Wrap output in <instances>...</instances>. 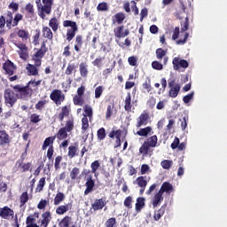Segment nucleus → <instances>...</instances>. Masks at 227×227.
Returning <instances> with one entry per match:
<instances>
[{"label":"nucleus","instance_id":"obj_1","mask_svg":"<svg viewBox=\"0 0 227 227\" xmlns=\"http://www.w3.org/2000/svg\"><path fill=\"white\" fill-rule=\"evenodd\" d=\"M12 89H6L4 93V104L8 107H13L18 99L27 100L33 95V90L28 86L16 84L11 86Z\"/></svg>","mask_w":227,"mask_h":227},{"label":"nucleus","instance_id":"obj_2","mask_svg":"<svg viewBox=\"0 0 227 227\" xmlns=\"http://www.w3.org/2000/svg\"><path fill=\"white\" fill-rule=\"evenodd\" d=\"M158 145V137L156 135L151 136L147 137L142 145L138 149L139 154L143 157L149 156L151 157L153 154V150L152 148H155Z\"/></svg>","mask_w":227,"mask_h":227},{"label":"nucleus","instance_id":"obj_3","mask_svg":"<svg viewBox=\"0 0 227 227\" xmlns=\"http://www.w3.org/2000/svg\"><path fill=\"white\" fill-rule=\"evenodd\" d=\"M74 129V118H70L68 121H66V125L60 129H59V132H57V135H55V137L59 140H65L68 137L69 132H72Z\"/></svg>","mask_w":227,"mask_h":227},{"label":"nucleus","instance_id":"obj_4","mask_svg":"<svg viewBox=\"0 0 227 227\" xmlns=\"http://www.w3.org/2000/svg\"><path fill=\"white\" fill-rule=\"evenodd\" d=\"M62 26H64V27H71L66 32V40H67V42H71L78 32L77 23L72 20H64V22H62Z\"/></svg>","mask_w":227,"mask_h":227},{"label":"nucleus","instance_id":"obj_5","mask_svg":"<svg viewBox=\"0 0 227 227\" xmlns=\"http://www.w3.org/2000/svg\"><path fill=\"white\" fill-rule=\"evenodd\" d=\"M47 40L43 41V43H41V49L32 56V60H34V63H35V66L37 67H40L42 66V59L44 57L45 53L48 51L47 48Z\"/></svg>","mask_w":227,"mask_h":227},{"label":"nucleus","instance_id":"obj_6","mask_svg":"<svg viewBox=\"0 0 227 227\" xmlns=\"http://www.w3.org/2000/svg\"><path fill=\"white\" fill-rule=\"evenodd\" d=\"M168 86L169 88L168 96L172 98H176L181 90V85L176 83V80L175 78H169L168 80Z\"/></svg>","mask_w":227,"mask_h":227},{"label":"nucleus","instance_id":"obj_7","mask_svg":"<svg viewBox=\"0 0 227 227\" xmlns=\"http://www.w3.org/2000/svg\"><path fill=\"white\" fill-rule=\"evenodd\" d=\"M24 16L20 13H16V15H14V19H13V15L12 12L8 11L7 12V27L9 29H12V27H15L19 25L20 21L23 20Z\"/></svg>","mask_w":227,"mask_h":227},{"label":"nucleus","instance_id":"obj_8","mask_svg":"<svg viewBox=\"0 0 227 227\" xmlns=\"http://www.w3.org/2000/svg\"><path fill=\"white\" fill-rule=\"evenodd\" d=\"M50 99H51L55 105L59 106L65 101L66 97L60 90H53L51 94H50Z\"/></svg>","mask_w":227,"mask_h":227},{"label":"nucleus","instance_id":"obj_9","mask_svg":"<svg viewBox=\"0 0 227 227\" xmlns=\"http://www.w3.org/2000/svg\"><path fill=\"white\" fill-rule=\"evenodd\" d=\"M174 70L179 71L180 68H188L189 63L185 59H180V58H174L172 60Z\"/></svg>","mask_w":227,"mask_h":227},{"label":"nucleus","instance_id":"obj_10","mask_svg":"<svg viewBox=\"0 0 227 227\" xmlns=\"http://www.w3.org/2000/svg\"><path fill=\"white\" fill-rule=\"evenodd\" d=\"M134 184H137L140 190H139V194L143 195L145 188L147 186V180H146V176H138L137 178H136V180L133 182Z\"/></svg>","mask_w":227,"mask_h":227},{"label":"nucleus","instance_id":"obj_11","mask_svg":"<svg viewBox=\"0 0 227 227\" xmlns=\"http://www.w3.org/2000/svg\"><path fill=\"white\" fill-rule=\"evenodd\" d=\"M85 192H83V194L88 195L89 193L92 192L95 188V180L93 179V176L91 175H89L87 178H85Z\"/></svg>","mask_w":227,"mask_h":227},{"label":"nucleus","instance_id":"obj_12","mask_svg":"<svg viewBox=\"0 0 227 227\" xmlns=\"http://www.w3.org/2000/svg\"><path fill=\"white\" fill-rule=\"evenodd\" d=\"M3 68L5 71V74H8L9 76L13 75L17 71V67L9 59L4 63Z\"/></svg>","mask_w":227,"mask_h":227},{"label":"nucleus","instance_id":"obj_13","mask_svg":"<svg viewBox=\"0 0 227 227\" xmlns=\"http://www.w3.org/2000/svg\"><path fill=\"white\" fill-rule=\"evenodd\" d=\"M0 216L4 219L10 220L14 217V211L8 206L0 208Z\"/></svg>","mask_w":227,"mask_h":227},{"label":"nucleus","instance_id":"obj_14","mask_svg":"<svg viewBox=\"0 0 227 227\" xmlns=\"http://www.w3.org/2000/svg\"><path fill=\"white\" fill-rule=\"evenodd\" d=\"M168 51H164L162 48H158L155 51L156 59L160 61L163 59V65L166 66L168 62V57H167Z\"/></svg>","mask_w":227,"mask_h":227},{"label":"nucleus","instance_id":"obj_15","mask_svg":"<svg viewBox=\"0 0 227 227\" xmlns=\"http://www.w3.org/2000/svg\"><path fill=\"white\" fill-rule=\"evenodd\" d=\"M106 198L96 199L90 208L94 212L103 209L106 206Z\"/></svg>","mask_w":227,"mask_h":227},{"label":"nucleus","instance_id":"obj_16","mask_svg":"<svg viewBox=\"0 0 227 227\" xmlns=\"http://www.w3.org/2000/svg\"><path fill=\"white\" fill-rule=\"evenodd\" d=\"M149 119H150L149 114L142 113L137 119L136 127L141 128L142 126H146L148 124Z\"/></svg>","mask_w":227,"mask_h":227},{"label":"nucleus","instance_id":"obj_17","mask_svg":"<svg viewBox=\"0 0 227 227\" xmlns=\"http://www.w3.org/2000/svg\"><path fill=\"white\" fill-rule=\"evenodd\" d=\"M12 138L6 130H0V146L10 145Z\"/></svg>","mask_w":227,"mask_h":227},{"label":"nucleus","instance_id":"obj_18","mask_svg":"<svg viewBox=\"0 0 227 227\" xmlns=\"http://www.w3.org/2000/svg\"><path fill=\"white\" fill-rule=\"evenodd\" d=\"M124 26L117 27L114 29V35L115 38L121 39V37H126L129 35V30L126 29L123 32Z\"/></svg>","mask_w":227,"mask_h":227},{"label":"nucleus","instance_id":"obj_19","mask_svg":"<svg viewBox=\"0 0 227 227\" xmlns=\"http://www.w3.org/2000/svg\"><path fill=\"white\" fill-rule=\"evenodd\" d=\"M70 113H71L70 106H62V108L60 109V114H59V115L57 116V118H59V121L60 122L64 121V119L66 117H68L70 115Z\"/></svg>","mask_w":227,"mask_h":227},{"label":"nucleus","instance_id":"obj_20","mask_svg":"<svg viewBox=\"0 0 227 227\" xmlns=\"http://www.w3.org/2000/svg\"><path fill=\"white\" fill-rule=\"evenodd\" d=\"M121 133H122V131L121 129H118V130H112L108 134V137L110 138H114V137H115L116 147H119L121 145Z\"/></svg>","mask_w":227,"mask_h":227},{"label":"nucleus","instance_id":"obj_21","mask_svg":"<svg viewBox=\"0 0 227 227\" xmlns=\"http://www.w3.org/2000/svg\"><path fill=\"white\" fill-rule=\"evenodd\" d=\"M164 200L163 193L158 192L155 193V195L153 198L152 205L153 208H156L160 203Z\"/></svg>","mask_w":227,"mask_h":227},{"label":"nucleus","instance_id":"obj_22","mask_svg":"<svg viewBox=\"0 0 227 227\" xmlns=\"http://www.w3.org/2000/svg\"><path fill=\"white\" fill-rule=\"evenodd\" d=\"M41 217H43V220H41V226L43 227H48L51 220L52 219L51 214L50 211H46L41 215Z\"/></svg>","mask_w":227,"mask_h":227},{"label":"nucleus","instance_id":"obj_23","mask_svg":"<svg viewBox=\"0 0 227 227\" xmlns=\"http://www.w3.org/2000/svg\"><path fill=\"white\" fill-rule=\"evenodd\" d=\"M43 37L46 38L47 41H50L51 43H53L54 35L50 27H43Z\"/></svg>","mask_w":227,"mask_h":227},{"label":"nucleus","instance_id":"obj_24","mask_svg":"<svg viewBox=\"0 0 227 227\" xmlns=\"http://www.w3.org/2000/svg\"><path fill=\"white\" fill-rule=\"evenodd\" d=\"M83 45V37L81 35L74 37V51L80 52Z\"/></svg>","mask_w":227,"mask_h":227},{"label":"nucleus","instance_id":"obj_25","mask_svg":"<svg viewBox=\"0 0 227 227\" xmlns=\"http://www.w3.org/2000/svg\"><path fill=\"white\" fill-rule=\"evenodd\" d=\"M167 204L161 206L158 210L154 211L153 213V220L159 221L166 212Z\"/></svg>","mask_w":227,"mask_h":227},{"label":"nucleus","instance_id":"obj_26","mask_svg":"<svg viewBox=\"0 0 227 227\" xmlns=\"http://www.w3.org/2000/svg\"><path fill=\"white\" fill-rule=\"evenodd\" d=\"M41 12H39V17L44 20L46 15H50L52 12V7L47 5H41Z\"/></svg>","mask_w":227,"mask_h":227},{"label":"nucleus","instance_id":"obj_27","mask_svg":"<svg viewBox=\"0 0 227 227\" xmlns=\"http://www.w3.org/2000/svg\"><path fill=\"white\" fill-rule=\"evenodd\" d=\"M72 206H73L72 203H67L66 205H60V206H59V207H57L55 212L57 213V215H62L65 213H67L69 209H71Z\"/></svg>","mask_w":227,"mask_h":227},{"label":"nucleus","instance_id":"obj_28","mask_svg":"<svg viewBox=\"0 0 227 227\" xmlns=\"http://www.w3.org/2000/svg\"><path fill=\"white\" fill-rule=\"evenodd\" d=\"M145 206V199L144 197H138L136 200L135 210L140 212Z\"/></svg>","mask_w":227,"mask_h":227},{"label":"nucleus","instance_id":"obj_29","mask_svg":"<svg viewBox=\"0 0 227 227\" xmlns=\"http://www.w3.org/2000/svg\"><path fill=\"white\" fill-rule=\"evenodd\" d=\"M125 19H126L125 14L123 12H119L114 15L112 21H113V24L117 23L118 25H121L123 23Z\"/></svg>","mask_w":227,"mask_h":227},{"label":"nucleus","instance_id":"obj_30","mask_svg":"<svg viewBox=\"0 0 227 227\" xmlns=\"http://www.w3.org/2000/svg\"><path fill=\"white\" fill-rule=\"evenodd\" d=\"M72 223V217L66 215L62 220H60V223H59V227H70V224ZM71 227H76L74 224L71 225Z\"/></svg>","mask_w":227,"mask_h":227},{"label":"nucleus","instance_id":"obj_31","mask_svg":"<svg viewBox=\"0 0 227 227\" xmlns=\"http://www.w3.org/2000/svg\"><path fill=\"white\" fill-rule=\"evenodd\" d=\"M172 191H173V185L171 184H169L168 182H164L159 190V192L161 194H163L164 192L170 193V192H172Z\"/></svg>","mask_w":227,"mask_h":227},{"label":"nucleus","instance_id":"obj_32","mask_svg":"<svg viewBox=\"0 0 227 227\" xmlns=\"http://www.w3.org/2000/svg\"><path fill=\"white\" fill-rule=\"evenodd\" d=\"M38 67L35 66V63H34V65H31V64H28L27 65V74L28 75H38V69H37Z\"/></svg>","mask_w":227,"mask_h":227},{"label":"nucleus","instance_id":"obj_33","mask_svg":"<svg viewBox=\"0 0 227 227\" xmlns=\"http://www.w3.org/2000/svg\"><path fill=\"white\" fill-rule=\"evenodd\" d=\"M25 12H27V19H31L35 17V9L32 4H27L25 5Z\"/></svg>","mask_w":227,"mask_h":227},{"label":"nucleus","instance_id":"obj_34","mask_svg":"<svg viewBox=\"0 0 227 227\" xmlns=\"http://www.w3.org/2000/svg\"><path fill=\"white\" fill-rule=\"evenodd\" d=\"M153 129L152 127H145L144 129H140L138 131H137V135L140 137H147L149 135H152Z\"/></svg>","mask_w":227,"mask_h":227},{"label":"nucleus","instance_id":"obj_35","mask_svg":"<svg viewBox=\"0 0 227 227\" xmlns=\"http://www.w3.org/2000/svg\"><path fill=\"white\" fill-rule=\"evenodd\" d=\"M88 64L86 62L80 63V75H82V77L83 78H86L88 76Z\"/></svg>","mask_w":227,"mask_h":227},{"label":"nucleus","instance_id":"obj_36","mask_svg":"<svg viewBox=\"0 0 227 227\" xmlns=\"http://www.w3.org/2000/svg\"><path fill=\"white\" fill-rule=\"evenodd\" d=\"M48 26H50L51 30L56 33L59 27V21L56 17L52 18L51 20H50V23H48Z\"/></svg>","mask_w":227,"mask_h":227},{"label":"nucleus","instance_id":"obj_37","mask_svg":"<svg viewBox=\"0 0 227 227\" xmlns=\"http://www.w3.org/2000/svg\"><path fill=\"white\" fill-rule=\"evenodd\" d=\"M132 106H131V95L130 93H128L125 100H124V110L126 112H131Z\"/></svg>","mask_w":227,"mask_h":227},{"label":"nucleus","instance_id":"obj_38","mask_svg":"<svg viewBox=\"0 0 227 227\" xmlns=\"http://www.w3.org/2000/svg\"><path fill=\"white\" fill-rule=\"evenodd\" d=\"M100 168V162L99 160H94V162L90 163V173L94 174V176H98V174L97 173V171Z\"/></svg>","mask_w":227,"mask_h":227},{"label":"nucleus","instance_id":"obj_39","mask_svg":"<svg viewBox=\"0 0 227 227\" xmlns=\"http://www.w3.org/2000/svg\"><path fill=\"white\" fill-rule=\"evenodd\" d=\"M56 139V137H50L44 139V143H43V150H46L47 147L53 146L54 141Z\"/></svg>","mask_w":227,"mask_h":227},{"label":"nucleus","instance_id":"obj_40","mask_svg":"<svg viewBox=\"0 0 227 227\" xmlns=\"http://www.w3.org/2000/svg\"><path fill=\"white\" fill-rule=\"evenodd\" d=\"M67 157H69V159H73L78 155V148L76 146L71 145L69 148H67Z\"/></svg>","mask_w":227,"mask_h":227},{"label":"nucleus","instance_id":"obj_41","mask_svg":"<svg viewBox=\"0 0 227 227\" xmlns=\"http://www.w3.org/2000/svg\"><path fill=\"white\" fill-rule=\"evenodd\" d=\"M66 196L63 192H57L55 199L53 200V204L56 206L59 205L65 200Z\"/></svg>","mask_w":227,"mask_h":227},{"label":"nucleus","instance_id":"obj_42","mask_svg":"<svg viewBox=\"0 0 227 227\" xmlns=\"http://www.w3.org/2000/svg\"><path fill=\"white\" fill-rule=\"evenodd\" d=\"M106 137V129L100 128L97 130V139L99 141L105 140Z\"/></svg>","mask_w":227,"mask_h":227},{"label":"nucleus","instance_id":"obj_43","mask_svg":"<svg viewBox=\"0 0 227 227\" xmlns=\"http://www.w3.org/2000/svg\"><path fill=\"white\" fill-rule=\"evenodd\" d=\"M5 25L7 27V14H6V18L4 16H1L0 17V35L4 34V28L5 27Z\"/></svg>","mask_w":227,"mask_h":227},{"label":"nucleus","instance_id":"obj_44","mask_svg":"<svg viewBox=\"0 0 227 227\" xmlns=\"http://www.w3.org/2000/svg\"><path fill=\"white\" fill-rule=\"evenodd\" d=\"M142 87L144 90H145V91L147 93H149L150 91L153 90V87H152V81L150 78H147V81H145V82H143Z\"/></svg>","mask_w":227,"mask_h":227},{"label":"nucleus","instance_id":"obj_45","mask_svg":"<svg viewBox=\"0 0 227 227\" xmlns=\"http://www.w3.org/2000/svg\"><path fill=\"white\" fill-rule=\"evenodd\" d=\"M28 200L29 196L27 192L21 193V196H20V203L21 204V207L24 206Z\"/></svg>","mask_w":227,"mask_h":227},{"label":"nucleus","instance_id":"obj_46","mask_svg":"<svg viewBox=\"0 0 227 227\" xmlns=\"http://www.w3.org/2000/svg\"><path fill=\"white\" fill-rule=\"evenodd\" d=\"M74 71V72L76 71L75 64L74 63L67 64V68H66V75H71Z\"/></svg>","mask_w":227,"mask_h":227},{"label":"nucleus","instance_id":"obj_47","mask_svg":"<svg viewBox=\"0 0 227 227\" xmlns=\"http://www.w3.org/2000/svg\"><path fill=\"white\" fill-rule=\"evenodd\" d=\"M83 111L85 112V114H83V116L85 117H89V118H92L93 117V109L91 106H85V107H83Z\"/></svg>","mask_w":227,"mask_h":227},{"label":"nucleus","instance_id":"obj_48","mask_svg":"<svg viewBox=\"0 0 227 227\" xmlns=\"http://www.w3.org/2000/svg\"><path fill=\"white\" fill-rule=\"evenodd\" d=\"M89 127H90V124H89L88 117L83 116V118H82V130L83 132H86Z\"/></svg>","mask_w":227,"mask_h":227},{"label":"nucleus","instance_id":"obj_49","mask_svg":"<svg viewBox=\"0 0 227 227\" xmlns=\"http://www.w3.org/2000/svg\"><path fill=\"white\" fill-rule=\"evenodd\" d=\"M18 37L22 38L23 40L27 41L29 38V33H28V31L20 29V31H18Z\"/></svg>","mask_w":227,"mask_h":227},{"label":"nucleus","instance_id":"obj_50","mask_svg":"<svg viewBox=\"0 0 227 227\" xmlns=\"http://www.w3.org/2000/svg\"><path fill=\"white\" fill-rule=\"evenodd\" d=\"M80 172L81 171L79 168H73V170L69 172V176H71V180H75L79 176Z\"/></svg>","mask_w":227,"mask_h":227},{"label":"nucleus","instance_id":"obj_51","mask_svg":"<svg viewBox=\"0 0 227 227\" xmlns=\"http://www.w3.org/2000/svg\"><path fill=\"white\" fill-rule=\"evenodd\" d=\"M105 57H98L94 61H92V66L99 68L103 65V61L105 60Z\"/></svg>","mask_w":227,"mask_h":227},{"label":"nucleus","instance_id":"obj_52","mask_svg":"<svg viewBox=\"0 0 227 227\" xmlns=\"http://www.w3.org/2000/svg\"><path fill=\"white\" fill-rule=\"evenodd\" d=\"M73 103L75 105V106H83L84 104V100L82 99V96H74V98H73Z\"/></svg>","mask_w":227,"mask_h":227},{"label":"nucleus","instance_id":"obj_53","mask_svg":"<svg viewBox=\"0 0 227 227\" xmlns=\"http://www.w3.org/2000/svg\"><path fill=\"white\" fill-rule=\"evenodd\" d=\"M116 218L115 217H111L107 219L105 223L106 227H116Z\"/></svg>","mask_w":227,"mask_h":227},{"label":"nucleus","instance_id":"obj_54","mask_svg":"<svg viewBox=\"0 0 227 227\" xmlns=\"http://www.w3.org/2000/svg\"><path fill=\"white\" fill-rule=\"evenodd\" d=\"M48 104L47 100H41L35 104V110L43 111L45 106Z\"/></svg>","mask_w":227,"mask_h":227},{"label":"nucleus","instance_id":"obj_55","mask_svg":"<svg viewBox=\"0 0 227 227\" xmlns=\"http://www.w3.org/2000/svg\"><path fill=\"white\" fill-rule=\"evenodd\" d=\"M40 36H41V31L39 29H35V35L33 37V43L34 45L40 44Z\"/></svg>","mask_w":227,"mask_h":227},{"label":"nucleus","instance_id":"obj_56","mask_svg":"<svg viewBox=\"0 0 227 227\" xmlns=\"http://www.w3.org/2000/svg\"><path fill=\"white\" fill-rule=\"evenodd\" d=\"M160 166L164 169H169L173 166V161L168 160H164L160 162Z\"/></svg>","mask_w":227,"mask_h":227},{"label":"nucleus","instance_id":"obj_57","mask_svg":"<svg viewBox=\"0 0 227 227\" xmlns=\"http://www.w3.org/2000/svg\"><path fill=\"white\" fill-rule=\"evenodd\" d=\"M151 67L154 70L161 71L163 70V64L160 63L159 61H153Z\"/></svg>","mask_w":227,"mask_h":227},{"label":"nucleus","instance_id":"obj_58","mask_svg":"<svg viewBox=\"0 0 227 227\" xmlns=\"http://www.w3.org/2000/svg\"><path fill=\"white\" fill-rule=\"evenodd\" d=\"M114 114V106L108 105L106 112V119L109 120Z\"/></svg>","mask_w":227,"mask_h":227},{"label":"nucleus","instance_id":"obj_59","mask_svg":"<svg viewBox=\"0 0 227 227\" xmlns=\"http://www.w3.org/2000/svg\"><path fill=\"white\" fill-rule=\"evenodd\" d=\"M103 92H104V87L103 86H98L94 90V97L96 98H99L102 96Z\"/></svg>","mask_w":227,"mask_h":227},{"label":"nucleus","instance_id":"obj_60","mask_svg":"<svg viewBox=\"0 0 227 227\" xmlns=\"http://www.w3.org/2000/svg\"><path fill=\"white\" fill-rule=\"evenodd\" d=\"M45 185V177H43L39 179V184H37V187H35V192H41L43 191V187Z\"/></svg>","mask_w":227,"mask_h":227},{"label":"nucleus","instance_id":"obj_61","mask_svg":"<svg viewBox=\"0 0 227 227\" xmlns=\"http://www.w3.org/2000/svg\"><path fill=\"white\" fill-rule=\"evenodd\" d=\"M97 11L98 12H106L108 11V5L106 3H100L97 6Z\"/></svg>","mask_w":227,"mask_h":227},{"label":"nucleus","instance_id":"obj_62","mask_svg":"<svg viewBox=\"0 0 227 227\" xmlns=\"http://www.w3.org/2000/svg\"><path fill=\"white\" fill-rule=\"evenodd\" d=\"M41 121L42 119L40 118V115H38L37 114H32V115H30V122L38 123Z\"/></svg>","mask_w":227,"mask_h":227},{"label":"nucleus","instance_id":"obj_63","mask_svg":"<svg viewBox=\"0 0 227 227\" xmlns=\"http://www.w3.org/2000/svg\"><path fill=\"white\" fill-rule=\"evenodd\" d=\"M123 205L127 207V208H132V197L129 196L126 197L124 201H123Z\"/></svg>","mask_w":227,"mask_h":227},{"label":"nucleus","instance_id":"obj_64","mask_svg":"<svg viewBox=\"0 0 227 227\" xmlns=\"http://www.w3.org/2000/svg\"><path fill=\"white\" fill-rule=\"evenodd\" d=\"M35 222H36V219L34 217V215H31L27 216V220L25 221L27 225L37 224L35 223Z\"/></svg>","mask_w":227,"mask_h":227}]
</instances>
